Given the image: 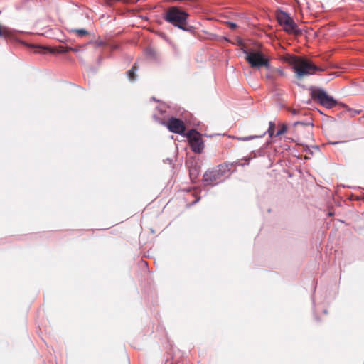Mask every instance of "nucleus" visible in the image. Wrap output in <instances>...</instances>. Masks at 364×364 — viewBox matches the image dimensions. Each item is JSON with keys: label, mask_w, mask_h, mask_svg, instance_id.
Here are the masks:
<instances>
[{"label": "nucleus", "mask_w": 364, "mask_h": 364, "mask_svg": "<svg viewBox=\"0 0 364 364\" xmlns=\"http://www.w3.org/2000/svg\"><path fill=\"white\" fill-rule=\"evenodd\" d=\"M283 59L291 67L298 79L323 70V68L316 66L308 59L294 55H287L284 56Z\"/></svg>", "instance_id": "obj_1"}, {"label": "nucleus", "mask_w": 364, "mask_h": 364, "mask_svg": "<svg viewBox=\"0 0 364 364\" xmlns=\"http://www.w3.org/2000/svg\"><path fill=\"white\" fill-rule=\"evenodd\" d=\"M164 124L170 132L176 134H183L186 130L183 121L175 117H171Z\"/></svg>", "instance_id": "obj_8"}, {"label": "nucleus", "mask_w": 364, "mask_h": 364, "mask_svg": "<svg viewBox=\"0 0 364 364\" xmlns=\"http://www.w3.org/2000/svg\"><path fill=\"white\" fill-rule=\"evenodd\" d=\"M186 165L189 169L190 178L193 182H195L200 172V166L193 160L188 161Z\"/></svg>", "instance_id": "obj_9"}, {"label": "nucleus", "mask_w": 364, "mask_h": 364, "mask_svg": "<svg viewBox=\"0 0 364 364\" xmlns=\"http://www.w3.org/2000/svg\"><path fill=\"white\" fill-rule=\"evenodd\" d=\"M260 136H257V135H252V136H244V137H238L237 139L240 140V141H250V140H252V139H256V138H258Z\"/></svg>", "instance_id": "obj_14"}, {"label": "nucleus", "mask_w": 364, "mask_h": 364, "mask_svg": "<svg viewBox=\"0 0 364 364\" xmlns=\"http://www.w3.org/2000/svg\"><path fill=\"white\" fill-rule=\"evenodd\" d=\"M135 70H136V67L135 66H133V68L129 70L127 72V75L129 78L130 80H134L136 77H135Z\"/></svg>", "instance_id": "obj_13"}, {"label": "nucleus", "mask_w": 364, "mask_h": 364, "mask_svg": "<svg viewBox=\"0 0 364 364\" xmlns=\"http://www.w3.org/2000/svg\"><path fill=\"white\" fill-rule=\"evenodd\" d=\"M245 60L252 68H260L265 67L270 70L269 58L260 50H245Z\"/></svg>", "instance_id": "obj_4"}, {"label": "nucleus", "mask_w": 364, "mask_h": 364, "mask_svg": "<svg viewBox=\"0 0 364 364\" xmlns=\"http://www.w3.org/2000/svg\"><path fill=\"white\" fill-rule=\"evenodd\" d=\"M39 48L41 49V50H39L38 52L43 53H45L46 50L48 49L47 48H45V47H39Z\"/></svg>", "instance_id": "obj_20"}, {"label": "nucleus", "mask_w": 364, "mask_h": 364, "mask_svg": "<svg viewBox=\"0 0 364 364\" xmlns=\"http://www.w3.org/2000/svg\"><path fill=\"white\" fill-rule=\"evenodd\" d=\"M229 26H230V28L232 29H235L237 28V25L234 23H230Z\"/></svg>", "instance_id": "obj_19"}, {"label": "nucleus", "mask_w": 364, "mask_h": 364, "mask_svg": "<svg viewBox=\"0 0 364 364\" xmlns=\"http://www.w3.org/2000/svg\"><path fill=\"white\" fill-rule=\"evenodd\" d=\"M79 50V48H73V49L70 50V51H73V52H77Z\"/></svg>", "instance_id": "obj_21"}, {"label": "nucleus", "mask_w": 364, "mask_h": 364, "mask_svg": "<svg viewBox=\"0 0 364 364\" xmlns=\"http://www.w3.org/2000/svg\"><path fill=\"white\" fill-rule=\"evenodd\" d=\"M328 215H329L330 216H331V215H333V213H328Z\"/></svg>", "instance_id": "obj_22"}, {"label": "nucleus", "mask_w": 364, "mask_h": 364, "mask_svg": "<svg viewBox=\"0 0 364 364\" xmlns=\"http://www.w3.org/2000/svg\"><path fill=\"white\" fill-rule=\"evenodd\" d=\"M266 77L268 79H271V80H274V78L273 76V74H272V73L267 74Z\"/></svg>", "instance_id": "obj_18"}, {"label": "nucleus", "mask_w": 364, "mask_h": 364, "mask_svg": "<svg viewBox=\"0 0 364 364\" xmlns=\"http://www.w3.org/2000/svg\"><path fill=\"white\" fill-rule=\"evenodd\" d=\"M271 72L273 73L278 74L280 76L284 75V72L282 69H279V68L274 69V70H271Z\"/></svg>", "instance_id": "obj_17"}, {"label": "nucleus", "mask_w": 364, "mask_h": 364, "mask_svg": "<svg viewBox=\"0 0 364 364\" xmlns=\"http://www.w3.org/2000/svg\"><path fill=\"white\" fill-rule=\"evenodd\" d=\"M73 32L77 33L80 36H84L87 34V31L85 29H76L73 30Z\"/></svg>", "instance_id": "obj_16"}, {"label": "nucleus", "mask_w": 364, "mask_h": 364, "mask_svg": "<svg viewBox=\"0 0 364 364\" xmlns=\"http://www.w3.org/2000/svg\"><path fill=\"white\" fill-rule=\"evenodd\" d=\"M275 123L274 122H269V128L267 130V133L269 136V137L275 136Z\"/></svg>", "instance_id": "obj_11"}, {"label": "nucleus", "mask_w": 364, "mask_h": 364, "mask_svg": "<svg viewBox=\"0 0 364 364\" xmlns=\"http://www.w3.org/2000/svg\"><path fill=\"white\" fill-rule=\"evenodd\" d=\"M187 137L193 151L201 153L204 149V145L200 134L192 129L188 132Z\"/></svg>", "instance_id": "obj_7"}, {"label": "nucleus", "mask_w": 364, "mask_h": 364, "mask_svg": "<svg viewBox=\"0 0 364 364\" xmlns=\"http://www.w3.org/2000/svg\"><path fill=\"white\" fill-rule=\"evenodd\" d=\"M9 31L8 28H6L5 27H2L0 25V36H9Z\"/></svg>", "instance_id": "obj_15"}, {"label": "nucleus", "mask_w": 364, "mask_h": 364, "mask_svg": "<svg viewBox=\"0 0 364 364\" xmlns=\"http://www.w3.org/2000/svg\"><path fill=\"white\" fill-rule=\"evenodd\" d=\"M73 49L72 47H63V46H60L58 48H57L56 49H52L50 50L51 53H66L70 51V50Z\"/></svg>", "instance_id": "obj_10"}, {"label": "nucleus", "mask_w": 364, "mask_h": 364, "mask_svg": "<svg viewBox=\"0 0 364 364\" xmlns=\"http://www.w3.org/2000/svg\"><path fill=\"white\" fill-rule=\"evenodd\" d=\"M311 97L327 109L333 108L337 105V101L322 89L313 90Z\"/></svg>", "instance_id": "obj_6"}, {"label": "nucleus", "mask_w": 364, "mask_h": 364, "mask_svg": "<svg viewBox=\"0 0 364 364\" xmlns=\"http://www.w3.org/2000/svg\"><path fill=\"white\" fill-rule=\"evenodd\" d=\"M277 20L283 29L288 33L299 34L301 32L298 29L297 24L289 16V14L282 11H277L276 14Z\"/></svg>", "instance_id": "obj_5"}, {"label": "nucleus", "mask_w": 364, "mask_h": 364, "mask_svg": "<svg viewBox=\"0 0 364 364\" xmlns=\"http://www.w3.org/2000/svg\"><path fill=\"white\" fill-rule=\"evenodd\" d=\"M232 168V164L223 163L212 170L207 171L203 175L204 184L214 186L222 182L230 176Z\"/></svg>", "instance_id": "obj_2"}, {"label": "nucleus", "mask_w": 364, "mask_h": 364, "mask_svg": "<svg viewBox=\"0 0 364 364\" xmlns=\"http://www.w3.org/2000/svg\"><path fill=\"white\" fill-rule=\"evenodd\" d=\"M279 129L275 134V136H280L284 134L287 130V127L284 124H279Z\"/></svg>", "instance_id": "obj_12"}, {"label": "nucleus", "mask_w": 364, "mask_h": 364, "mask_svg": "<svg viewBox=\"0 0 364 364\" xmlns=\"http://www.w3.org/2000/svg\"><path fill=\"white\" fill-rule=\"evenodd\" d=\"M189 14L178 6H171L164 14V19L181 29L186 30L185 26Z\"/></svg>", "instance_id": "obj_3"}]
</instances>
